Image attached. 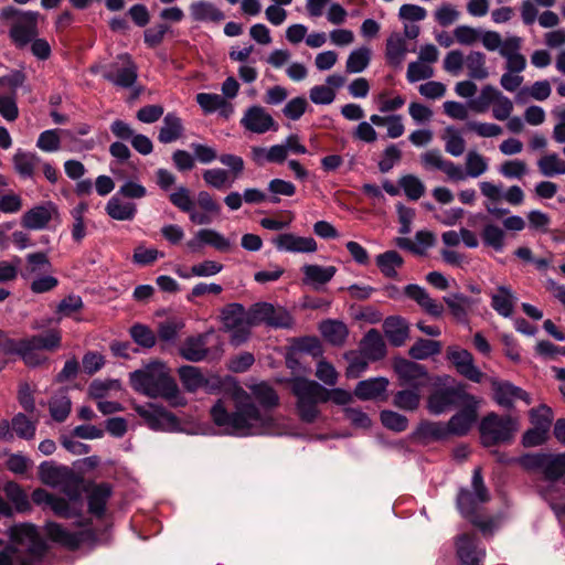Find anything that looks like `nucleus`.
<instances>
[{
    "instance_id": "40",
    "label": "nucleus",
    "mask_w": 565,
    "mask_h": 565,
    "mask_svg": "<svg viewBox=\"0 0 565 565\" xmlns=\"http://www.w3.org/2000/svg\"><path fill=\"white\" fill-rule=\"evenodd\" d=\"M68 386L61 387L50 401V414L58 423L64 422L71 412Z\"/></svg>"
},
{
    "instance_id": "57",
    "label": "nucleus",
    "mask_w": 565,
    "mask_h": 565,
    "mask_svg": "<svg viewBox=\"0 0 565 565\" xmlns=\"http://www.w3.org/2000/svg\"><path fill=\"white\" fill-rule=\"evenodd\" d=\"M348 367L345 375L349 379H358L367 370L369 360L360 352H349L345 354Z\"/></svg>"
},
{
    "instance_id": "27",
    "label": "nucleus",
    "mask_w": 565,
    "mask_h": 565,
    "mask_svg": "<svg viewBox=\"0 0 565 565\" xmlns=\"http://www.w3.org/2000/svg\"><path fill=\"white\" fill-rule=\"evenodd\" d=\"M522 39L520 36H509L500 50V55L505 58V68L510 73H522L526 67V60L520 53Z\"/></svg>"
},
{
    "instance_id": "58",
    "label": "nucleus",
    "mask_w": 565,
    "mask_h": 565,
    "mask_svg": "<svg viewBox=\"0 0 565 565\" xmlns=\"http://www.w3.org/2000/svg\"><path fill=\"white\" fill-rule=\"evenodd\" d=\"M26 79L23 71L15 70L10 74L0 77V92L17 96V90L21 87Z\"/></svg>"
},
{
    "instance_id": "50",
    "label": "nucleus",
    "mask_w": 565,
    "mask_h": 565,
    "mask_svg": "<svg viewBox=\"0 0 565 565\" xmlns=\"http://www.w3.org/2000/svg\"><path fill=\"white\" fill-rule=\"evenodd\" d=\"M371 50L366 46H361L353 50L347 60L345 71L349 74L362 73L370 64Z\"/></svg>"
},
{
    "instance_id": "51",
    "label": "nucleus",
    "mask_w": 565,
    "mask_h": 565,
    "mask_svg": "<svg viewBox=\"0 0 565 565\" xmlns=\"http://www.w3.org/2000/svg\"><path fill=\"white\" fill-rule=\"evenodd\" d=\"M12 161L19 175L23 179H30L34 174V168L39 158L34 153L18 150L13 156Z\"/></svg>"
},
{
    "instance_id": "44",
    "label": "nucleus",
    "mask_w": 565,
    "mask_h": 565,
    "mask_svg": "<svg viewBox=\"0 0 565 565\" xmlns=\"http://www.w3.org/2000/svg\"><path fill=\"white\" fill-rule=\"evenodd\" d=\"M51 212L44 205H36L26 211L22 216V225L29 230L44 228L51 221Z\"/></svg>"
},
{
    "instance_id": "49",
    "label": "nucleus",
    "mask_w": 565,
    "mask_h": 565,
    "mask_svg": "<svg viewBox=\"0 0 565 565\" xmlns=\"http://www.w3.org/2000/svg\"><path fill=\"white\" fill-rule=\"evenodd\" d=\"M420 403V390L408 387L396 392L393 396V405L399 409L413 412Z\"/></svg>"
},
{
    "instance_id": "14",
    "label": "nucleus",
    "mask_w": 565,
    "mask_h": 565,
    "mask_svg": "<svg viewBox=\"0 0 565 565\" xmlns=\"http://www.w3.org/2000/svg\"><path fill=\"white\" fill-rule=\"evenodd\" d=\"M249 326L266 324L273 328H291L294 320L282 307H275L269 302H256L248 309Z\"/></svg>"
},
{
    "instance_id": "24",
    "label": "nucleus",
    "mask_w": 565,
    "mask_h": 565,
    "mask_svg": "<svg viewBox=\"0 0 565 565\" xmlns=\"http://www.w3.org/2000/svg\"><path fill=\"white\" fill-rule=\"evenodd\" d=\"M39 478L46 486H63L64 493L71 499V468L44 461L39 467Z\"/></svg>"
},
{
    "instance_id": "7",
    "label": "nucleus",
    "mask_w": 565,
    "mask_h": 565,
    "mask_svg": "<svg viewBox=\"0 0 565 565\" xmlns=\"http://www.w3.org/2000/svg\"><path fill=\"white\" fill-rule=\"evenodd\" d=\"M472 397L475 395L467 392L465 384L448 375L439 376L427 398L426 407L431 415H441L467 401H472Z\"/></svg>"
},
{
    "instance_id": "59",
    "label": "nucleus",
    "mask_w": 565,
    "mask_h": 565,
    "mask_svg": "<svg viewBox=\"0 0 565 565\" xmlns=\"http://www.w3.org/2000/svg\"><path fill=\"white\" fill-rule=\"evenodd\" d=\"M195 100L205 114H212L220 108L227 107L226 99L218 94L199 93Z\"/></svg>"
},
{
    "instance_id": "9",
    "label": "nucleus",
    "mask_w": 565,
    "mask_h": 565,
    "mask_svg": "<svg viewBox=\"0 0 565 565\" xmlns=\"http://www.w3.org/2000/svg\"><path fill=\"white\" fill-rule=\"evenodd\" d=\"M519 430V420L511 415L488 413L479 424L480 441L484 447L510 444Z\"/></svg>"
},
{
    "instance_id": "63",
    "label": "nucleus",
    "mask_w": 565,
    "mask_h": 565,
    "mask_svg": "<svg viewBox=\"0 0 565 565\" xmlns=\"http://www.w3.org/2000/svg\"><path fill=\"white\" fill-rule=\"evenodd\" d=\"M200 238L204 239V245H210L220 252H227L231 248L230 239L212 228L200 230Z\"/></svg>"
},
{
    "instance_id": "30",
    "label": "nucleus",
    "mask_w": 565,
    "mask_h": 565,
    "mask_svg": "<svg viewBox=\"0 0 565 565\" xmlns=\"http://www.w3.org/2000/svg\"><path fill=\"white\" fill-rule=\"evenodd\" d=\"M189 12L191 19L200 23H220L225 19L224 12L207 0L192 2L189 7Z\"/></svg>"
},
{
    "instance_id": "53",
    "label": "nucleus",
    "mask_w": 565,
    "mask_h": 565,
    "mask_svg": "<svg viewBox=\"0 0 565 565\" xmlns=\"http://www.w3.org/2000/svg\"><path fill=\"white\" fill-rule=\"evenodd\" d=\"M441 344L439 341L418 339L409 349V355L415 360H425L439 354Z\"/></svg>"
},
{
    "instance_id": "13",
    "label": "nucleus",
    "mask_w": 565,
    "mask_h": 565,
    "mask_svg": "<svg viewBox=\"0 0 565 565\" xmlns=\"http://www.w3.org/2000/svg\"><path fill=\"white\" fill-rule=\"evenodd\" d=\"M134 409L152 430L173 433L181 429L178 417L161 405L156 403L136 404Z\"/></svg>"
},
{
    "instance_id": "45",
    "label": "nucleus",
    "mask_w": 565,
    "mask_h": 565,
    "mask_svg": "<svg viewBox=\"0 0 565 565\" xmlns=\"http://www.w3.org/2000/svg\"><path fill=\"white\" fill-rule=\"evenodd\" d=\"M486 60V55L479 51H472L465 57V66L470 78L483 81L489 76Z\"/></svg>"
},
{
    "instance_id": "35",
    "label": "nucleus",
    "mask_w": 565,
    "mask_h": 565,
    "mask_svg": "<svg viewBox=\"0 0 565 565\" xmlns=\"http://www.w3.org/2000/svg\"><path fill=\"white\" fill-rule=\"evenodd\" d=\"M184 132L182 119L175 113H168L162 120L159 129L158 140L163 143H172L179 140Z\"/></svg>"
},
{
    "instance_id": "20",
    "label": "nucleus",
    "mask_w": 565,
    "mask_h": 565,
    "mask_svg": "<svg viewBox=\"0 0 565 565\" xmlns=\"http://www.w3.org/2000/svg\"><path fill=\"white\" fill-rule=\"evenodd\" d=\"M278 252L292 254H313L318 244L311 236H299L295 233L278 234L271 241Z\"/></svg>"
},
{
    "instance_id": "32",
    "label": "nucleus",
    "mask_w": 565,
    "mask_h": 565,
    "mask_svg": "<svg viewBox=\"0 0 565 565\" xmlns=\"http://www.w3.org/2000/svg\"><path fill=\"white\" fill-rule=\"evenodd\" d=\"M360 352L369 361H379L385 356L386 345L381 333L376 329H371L365 333L360 342Z\"/></svg>"
},
{
    "instance_id": "52",
    "label": "nucleus",
    "mask_w": 565,
    "mask_h": 565,
    "mask_svg": "<svg viewBox=\"0 0 565 565\" xmlns=\"http://www.w3.org/2000/svg\"><path fill=\"white\" fill-rule=\"evenodd\" d=\"M537 167L544 177L565 174V160L557 153H547L539 159Z\"/></svg>"
},
{
    "instance_id": "16",
    "label": "nucleus",
    "mask_w": 565,
    "mask_h": 565,
    "mask_svg": "<svg viewBox=\"0 0 565 565\" xmlns=\"http://www.w3.org/2000/svg\"><path fill=\"white\" fill-rule=\"evenodd\" d=\"M239 124L244 130L257 135L278 130V124L274 117L265 107L259 105L247 107L243 113Z\"/></svg>"
},
{
    "instance_id": "6",
    "label": "nucleus",
    "mask_w": 565,
    "mask_h": 565,
    "mask_svg": "<svg viewBox=\"0 0 565 565\" xmlns=\"http://www.w3.org/2000/svg\"><path fill=\"white\" fill-rule=\"evenodd\" d=\"M288 386L296 398V411L301 422L312 424L320 418V404L324 403V386L306 377L288 380Z\"/></svg>"
},
{
    "instance_id": "55",
    "label": "nucleus",
    "mask_w": 565,
    "mask_h": 565,
    "mask_svg": "<svg viewBox=\"0 0 565 565\" xmlns=\"http://www.w3.org/2000/svg\"><path fill=\"white\" fill-rule=\"evenodd\" d=\"M398 185L401 189H403L405 195L412 201L419 200L425 193L424 183L414 174H406L401 177L398 180Z\"/></svg>"
},
{
    "instance_id": "54",
    "label": "nucleus",
    "mask_w": 565,
    "mask_h": 565,
    "mask_svg": "<svg viewBox=\"0 0 565 565\" xmlns=\"http://www.w3.org/2000/svg\"><path fill=\"white\" fill-rule=\"evenodd\" d=\"M445 141V150L454 157H460L466 150V141L460 131L449 126L445 129L443 135Z\"/></svg>"
},
{
    "instance_id": "17",
    "label": "nucleus",
    "mask_w": 565,
    "mask_h": 565,
    "mask_svg": "<svg viewBox=\"0 0 565 565\" xmlns=\"http://www.w3.org/2000/svg\"><path fill=\"white\" fill-rule=\"evenodd\" d=\"M455 545L461 565H483L486 548L476 534L458 535Z\"/></svg>"
},
{
    "instance_id": "19",
    "label": "nucleus",
    "mask_w": 565,
    "mask_h": 565,
    "mask_svg": "<svg viewBox=\"0 0 565 565\" xmlns=\"http://www.w3.org/2000/svg\"><path fill=\"white\" fill-rule=\"evenodd\" d=\"M83 491L89 514L102 519L106 513L107 503L113 494V487L107 482H87Z\"/></svg>"
},
{
    "instance_id": "38",
    "label": "nucleus",
    "mask_w": 565,
    "mask_h": 565,
    "mask_svg": "<svg viewBox=\"0 0 565 565\" xmlns=\"http://www.w3.org/2000/svg\"><path fill=\"white\" fill-rule=\"evenodd\" d=\"M407 53L406 40L399 33H392L385 44V58L394 67L401 66Z\"/></svg>"
},
{
    "instance_id": "1",
    "label": "nucleus",
    "mask_w": 565,
    "mask_h": 565,
    "mask_svg": "<svg viewBox=\"0 0 565 565\" xmlns=\"http://www.w3.org/2000/svg\"><path fill=\"white\" fill-rule=\"evenodd\" d=\"M178 374L186 392L204 388L206 393H222L213 404L210 416L224 434L236 437L258 436L270 424V416L259 411L249 394L232 377L206 379L201 370L192 365L179 367Z\"/></svg>"
},
{
    "instance_id": "21",
    "label": "nucleus",
    "mask_w": 565,
    "mask_h": 565,
    "mask_svg": "<svg viewBox=\"0 0 565 565\" xmlns=\"http://www.w3.org/2000/svg\"><path fill=\"white\" fill-rule=\"evenodd\" d=\"M394 370L399 385L420 390L428 381V372L424 365L402 359L395 362Z\"/></svg>"
},
{
    "instance_id": "10",
    "label": "nucleus",
    "mask_w": 565,
    "mask_h": 565,
    "mask_svg": "<svg viewBox=\"0 0 565 565\" xmlns=\"http://www.w3.org/2000/svg\"><path fill=\"white\" fill-rule=\"evenodd\" d=\"M218 161L227 167L206 169L202 173L203 181L212 189L224 190L231 188L239 179L245 170V162L241 156L232 153H222Z\"/></svg>"
},
{
    "instance_id": "34",
    "label": "nucleus",
    "mask_w": 565,
    "mask_h": 565,
    "mask_svg": "<svg viewBox=\"0 0 565 565\" xmlns=\"http://www.w3.org/2000/svg\"><path fill=\"white\" fill-rule=\"evenodd\" d=\"M181 356L191 362L203 361L207 355L206 334L189 337L179 349Z\"/></svg>"
},
{
    "instance_id": "42",
    "label": "nucleus",
    "mask_w": 565,
    "mask_h": 565,
    "mask_svg": "<svg viewBox=\"0 0 565 565\" xmlns=\"http://www.w3.org/2000/svg\"><path fill=\"white\" fill-rule=\"evenodd\" d=\"M415 435L424 440H446L450 437L446 423L423 420L416 428Z\"/></svg>"
},
{
    "instance_id": "43",
    "label": "nucleus",
    "mask_w": 565,
    "mask_h": 565,
    "mask_svg": "<svg viewBox=\"0 0 565 565\" xmlns=\"http://www.w3.org/2000/svg\"><path fill=\"white\" fill-rule=\"evenodd\" d=\"M319 329L323 338L333 345L343 344L349 334L347 326L337 320H326Z\"/></svg>"
},
{
    "instance_id": "8",
    "label": "nucleus",
    "mask_w": 565,
    "mask_h": 565,
    "mask_svg": "<svg viewBox=\"0 0 565 565\" xmlns=\"http://www.w3.org/2000/svg\"><path fill=\"white\" fill-rule=\"evenodd\" d=\"M10 544L26 545L25 555L18 558L17 565H41L49 552L46 541L41 536L36 525L20 523L9 527Z\"/></svg>"
},
{
    "instance_id": "62",
    "label": "nucleus",
    "mask_w": 565,
    "mask_h": 565,
    "mask_svg": "<svg viewBox=\"0 0 565 565\" xmlns=\"http://www.w3.org/2000/svg\"><path fill=\"white\" fill-rule=\"evenodd\" d=\"M268 191L273 194L269 201L277 204L280 202L279 195L292 196L296 193V186L290 181L273 179L268 183Z\"/></svg>"
},
{
    "instance_id": "15",
    "label": "nucleus",
    "mask_w": 565,
    "mask_h": 565,
    "mask_svg": "<svg viewBox=\"0 0 565 565\" xmlns=\"http://www.w3.org/2000/svg\"><path fill=\"white\" fill-rule=\"evenodd\" d=\"M480 404L481 398L475 396L472 401H467L459 406L461 409L454 414L446 423L450 436L462 437L468 435L478 419Z\"/></svg>"
},
{
    "instance_id": "23",
    "label": "nucleus",
    "mask_w": 565,
    "mask_h": 565,
    "mask_svg": "<svg viewBox=\"0 0 565 565\" xmlns=\"http://www.w3.org/2000/svg\"><path fill=\"white\" fill-rule=\"evenodd\" d=\"M420 162L426 170L443 171L451 182L462 178L461 166L445 159L438 149H430L420 156Z\"/></svg>"
},
{
    "instance_id": "36",
    "label": "nucleus",
    "mask_w": 565,
    "mask_h": 565,
    "mask_svg": "<svg viewBox=\"0 0 565 565\" xmlns=\"http://www.w3.org/2000/svg\"><path fill=\"white\" fill-rule=\"evenodd\" d=\"M516 297L508 286H499L497 291L491 294V307L498 315L509 318L514 311Z\"/></svg>"
},
{
    "instance_id": "31",
    "label": "nucleus",
    "mask_w": 565,
    "mask_h": 565,
    "mask_svg": "<svg viewBox=\"0 0 565 565\" xmlns=\"http://www.w3.org/2000/svg\"><path fill=\"white\" fill-rule=\"evenodd\" d=\"M250 391H252V394L253 396L255 397V399H257L259 402V404L262 405V407H258L254 402H253V398L252 399V403L262 412L268 414L270 416V424L268 425V427L266 428V430L262 434H268L273 426H274V419H273V416L271 414L268 412V408H273L275 406L278 405L279 403V398H278V395L277 393L275 392V390L266 384V383H258V384H255L250 387ZM249 397H252L249 395Z\"/></svg>"
},
{
    "instance_id": "5",
    "label": "nucleus",
    "mask_w": 565,
    "mask_h": 565,
    "mask_svg": "<svg viewBox=\"0 0 565 565\" xmlns=\"http://www.w3.org/2000/svg\"><path fill=\"white\" fill-rule=\"evenodd\" d=\"M490 500L484 486L481 469L476 468L471 478V490L461 488L457 495V507L460 514L477 526L484 535L491 533L494 522L480 513L481 505Z\"/></svg>"
},
{
    "instance_id": "4",
    "label": "nucleus",
    "mask_w": 565,
    "mask_h": 565,
    "mask_svg": "<svg viewBox=\"0 0 565 565\" xmlns=\"http://www.w3.org/2000/svg\"><path fill=\"white\" fill-rule=\"evenodd\" d=\"M61 317L35 320L31 328L33 330H44L39 334H33L22 339V361L29 367H36L47 361L43 351L54 352L62 343V332L57 327Z\"/></svg>"
},
{
    "instance_id": "22",
    "label": "nucleus",
    "mask_w": 565,
    "mask_h": 565,
    "mask_svg": "<svg viewBox=\"0 0 565 565\" xmlns=\"http://www.w3.org/2000/svg\"><path fill=\"white\" fill-rule=\"evenodd\" d=\"M491 386L493 391V399L501 407L511 409L515 399L524 401L527 405L531 404L530 395L521 387H518L508 381L491 379Z\"/></svg>"
},
{
    "instance_id": "48",
    "label": "nucleus",
    "mask_w": 565,
    "mask_h": 565,
    "mask_svg": "<svg viewBox=\"0 0 565 565\" xmlns=\"http://www.w3.org/2000/svg\"><path fill=\"white\" fill-rule=\"evenodd\" d=\"M4 493L9 501L14 504L19 513L31 511V503L23 488L15 481H8L4 484Z\"/></svg>"
},
{
    "instance_id": "25",
    "label": "nucleus",
    "mask_w": 565,
    "mask_h": 565,
    "mask_svg": "<svg viewBox=\"0 0 565 565\" xmlns=\"http://www.w3.org/2000/svg\"><path fill=\"white\" fill-rule=\"evenodd\" d=\"M540 495L548 503L555 515L565 518V487L559 480L543 481L537 486Z\"/></svg>"
},
{
    "instance_id": "37",
    "label": "nucleus",
    "mask_w": 565,
    "mask_h": 565,
    "mask_svg": "<svg viewBox=\"0 0 565 565\" xmlns=\"http://www.w3.org/2000/svg\"><path fill=\"white\" fill-rule=\"evenodd\" d=\"M383 329L390 343L394 347L403 345L408 337V324L401 317H387L384 320Z\"/></svg>"
},
{
    "instance_id": "46",
    "label": "nucleus",
    "mask_w": 565,
    "mask_h": 565,
    "mask_svg": "<svg viewBox=\"0 0 565 565\" xmlns=\"http://www.w3.org/2000/svg\"><path fill=\"white\" fill-rule=\"evenodd\" d=\"M376 265L381 273L387 278L397 277V268L402 267L404 260L396 250H387L376 256Z\"/></svg>"
},
{
    "instance_id": "2",
    "label": "nucleus",
    "mask_w": 565,
    "mask_h": 565,
    "mask_svg": "<svg viewBox=\"0 0 565 565\" xmlns=\"http://www.w3.org/2000/svg\"><path fill=\"white\" fill-rule=\"evenodd\" d=\"M38 12H23L13 6L4 7L0 11L1 22H12L9 36L14 45L21 49L32 42V54L40 60H46L51 55L50 44L44 39H34L38 35Z\"/></svg>"
},
{
    "instance_id": "33",
    "label": "nucleus",
    "mask_w": 565,
    "mask_h": 565,
    "mask_svg": "<svg viewBox=\"0 0 565 565\" xmlns=\"http://www.w3.org/2000/svg\"><path fill=\"white\" fill-rule=\"evenodd\" d=\"M388 383L383 376L360 381L354 388V395L361 401L377 399L386 392Z\"/></svg>"
},
{
    "instance_id": "47",
    "label": "nucleus",
    "mask_w": 565,
    "mask_h": 565,
    "mask_svg": "<svg viewBox=\"0 0 565 565\" xmlns=\"http://www.w3.org/2000/svg\"><path fill=\"white\" fill-rule=\"evenodd\" d=\"M542 475L543 481L565 478V452L557 455L547 454Z\"/></svg>"
},
{
    "instance_id": "28",
    "label": "nucleus",
    "mask_w": 565,
    "mask_h": 565,
    "mask_svg": "<svg viewBox=\"0 0 565 565\" xmlns=\"http://www.w3.org/2000/svg\"><path fill=\"white\" fill-rule=\"evenodd\" d=\"M301 273L303 275V285L309 286L315 290H320L335 276L337 267L306 264L301 267Z\"/></svg>"
},
{
    "instance_id": "60",
    "label": "nucleus",
    "mask_w": 565,
    "mask_h": 565,
    "mask_svg": "<svg viewBox=\"0 0 565 565\" xmlns=\"http://www.w3.org/2000/svg\"><path fill=\"white\" fill-rule=\"evenodd\" d=\"M132 340L142 348L150 349L156 344L153 331L145 324L136 323L129 330Z\"/></svg>"
},
{
    "instance_id": "11",
    "label": "nucleus",
    "mask_w": 565,
    "mask_h": 565,
    "mask_svg": "<svg viewBox=\"0 0 565 565\" xmlns=\"http://www.w3.org/2000/svg\"><path fill=\"white\" fill-rule=\"evenodd\" d=\"M92 72H99L106 81L120 88L132 87L138 78V67L127 53L119 54L108 64L92 67Z\"/></svg>"
},
{
    "instance_id": "29",
    "label": "nucleus",
    "mask_w": 565,
    "mask_h": 565,
    "mask_svg": "<svg viewBox=\"0 0 565 565\" xmlns=\"http://www.w3.org/2000/svg\"><path fill=\"white\" fill-rule=\"evenodd\" d=\"M450 313L459 322H468V316L480 303L479 298L466 296L462 292H454L444 297Z\"/></svg>"
},
{
    "instance_id": "61",
    "label": "nucleus",
    "mask_w": 565,
    "mask_h": 565,
    "mask_svg": "<svg viewBox=\"0 0 565 565\" xmlns=\"http://www.w3.org/2000/svg\"><path fill=\"white\" fill-rule=\"evenodd\" d=\"M380 418L384 427L396 433H402L408 427L407 417L393 411H382Z\"/></svg>"
},
{
    "instance_id": "12",
    "label": "nucleus",
    "mask_w": 565,
    "mask_h": 565,
    "mask_svg": "<svg viewBox=\"0 0 565 565\" xmlns=\"http://www.w3.org/2000/svg\"><path fill=\"white\" fill-rule=\"evenodd\" d=\"M224 328L231 332V342L234 345L243 344L250 335L248 310L237 302L225 306L221 311Z\"/></svg>"
},
{
    "instance_id": "56",
    "label": "nucleus",
    "mask_w": 565,
    "mask_h": 565,
    "mask_svg": "<svg viewBox=\"0 0 565 565\" xmlns=\"http://www.w3.org/2000/svg\"><path fill=\"white\" fill-rule=\"evenodd\" d=\"M12 429L22 439H32L35 435V423L30 420L25 414L18 413L11 420Z\"/></svg>"
},
{
    "instance_id": "39",
    "label": "nucleus",
    "mask_w": 565,
    "mask_h": 565,
    "mask_svg": "<svg viewBox=\"0 0 565 565\" xmlns=\"http://www.w3.org/2000/svg\"><path fill=\"white\" fill-rule=\"evenodd\" d=\"M489 169V162L486 157L476 150L468 151L465 160V169L461 168L462 178L458 182L465 181L467 178H479Z\"/></svg>"
},
{
    "instance_id": "64",
    "label": "nucleus",
    "mask_w": 565,
    "mask_h": 565,
    "mask_svg": "<svg viewBox=\"0 0 565 565\" xmlns=\"http://www.w3.org/2000/svg\"><path fill=\"white\" fill-rule=\"evenodd\" d=\"M482 239L487 246L502 250L504 246V232L498 225L487 224L482 230Z\"/></svg>"
},
{
    "instance_id": "41",
    "label": "nucleus",
    "mask_w": 565,
    "mask_h": 565,
    "mask_svg": "<svg viewBox=\"0 0 565 565\" xmlns=\"http://www.w3.org/2000/svg\"><path fill=\"white\" fill-rule=\"evenodd\" d=\"M106 211L114 220L131 221L137 213V206L132 202L124 201L116 194L107 202Z\"/></svg>"
},
{
    "instance_id": "3",
    "label": "nucleus",
    "mask_w": 565,
    "mask_h": 565,
    "mask_svg": "<svg viewBox=\"0 0 565 565\" xmlns=\"http://www.w3.org/2000/svg\"><path fill=\"white\" fill-rule=\"evenodd\" d=\"M131 387L149 397H162L172 404H180L179 387L169 374L166 364L153 361L129 375Z\"/></svg>"
},
{
    "instance_id": "26",
    "label": "nucleus",
    "mask_w": 565,
    "mask_h": 565,
    "mask_svg": "<svg viewBox=\"0 0 565 565\" xmlns=\"http://www.w3.org/2000/svg\"><path fill=\"white\" fill-rule=\"evenodd\" d=\"M404 295L414 300L423 311L434 318H440L445 311L441 302L431 298L425 288L409 284L404 288Z\"/></svg>"
},
{
    "instance_id": "18",
    "label": "nucleus",
    "mask_w": 565,
    "mask_h": 565,
    "mask_svg": "<svg viewBox=\"0 0 565 565\" xmlns=\"http://www.w3.org/2000/svg\"><path fill=\"white\" fill-rule=\"evenodd\" d=\"M446 355L461 376L473 383L482 382L483 373L476 366L473 356L468 350L450 345L447 348Z\"/></svg>"
}]
</instances>
